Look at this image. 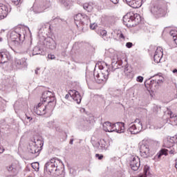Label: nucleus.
<instances>
[{
  "label": "nucleus",
  "instance_id": "bb28decb",
  "mask_svg": "<svg viewBox=\"0 0 177 177\" xmlns=\"http://www.w3.org/2000/svg\"><path fill=\"white\" fill-rule=\"evenodd\" d=\"M115 32L120 39L125 40V35H124V33L121 30H117Z\"/></svg>",
  "mask_w": 177,
  "mask_h": 177
},
{
  "label": "nucleus",
  "instance_id": "1a4fd4ad",
  "mask_svg": "<svg viewBox=\"0 0 177 177\" xmlns=\"http://www.w3.org/2000/svg\"><path fill=\"white\" fill-rule=\"evenodd\" d=\"M88 17L86 15L79 13L74 17L75 23L77 27H81L84 26V19Z\"/></svg>",
  "mask_w": 177,
  "mask_h": 177
},
{
  "label": "nucleus",
  "instance_id": "6ab92c4d",
  "mask_svg": "<svg viewBox=\"0 0 177 177\" xmlns=\"http://www.w3.org/2000/svg\"><path fill=\"white\" fill-rule=\"evenodd\" d=\"M83 8L87 12H92L93 10V6L92 3H86L84 4Z\"/></svg>",
  "mask_w": 177,
  "mask_h": 177
},
{
  "label": "nucleus",
  "instance_id": "4be33fe9",
  "mask_svg": "<svg viewBox=\"0 0 177 177\" xmlns=\"http://www.w3.org/2000/svg\"><path fill=\"white\" fill-rule=\"evenodd\" d=\"M35 146H36L37 148L41 149V147H42V140L39 139H34V140H32Z\"/></svg>",
  "mask_w": 177,
  "mask_h": 177
},
{
  "label": "nucleus",
  "instance_id": "412c9836",
  "mask_svg": "<svg viewBox=\"0 0 177 177\" xmlns=\"http://www.w3.org/2000/svg\"><path fill=\"white\" fill-rule=\"evenodd\" d=\"M155 55H157L158 56H160L162 57L164 56V50L162 49V47H157Z\"/></svg>",
  "mask_w": 177,
  "mask_h": 177
},
{
  "label": "nucleus",
  "instance_id": "79ce46f5",
  "mask_svg": "<svg viewBox=\"0 0 177 177\" xmlns=\"http://www.w3.org/2000/svg\"><path fill=\"white\" fill-rule=\"evenodd\" d=\"M99 68L100 70H102V71H103V70H109L108 68H104L102 66H100Z\"/></svg>",
  "mask_w": 177,
  "mask_h": 177
},
{
  "label": "nucleus",
  "instance_id": "7c9ffc66",
  "mask_svg": "<svg viewBox=\"0 0 177 177\" xmlns=\"http://www.w3.org/2000/svg\"><path fill=\"white\" fill-rule=\"evenodd\" d=\"M32 167L34 169L37 170L38 169L39 165L38 164V162L32 163Z\"/></svg>",
  "mask_w": 177,
  "mask_h": 177
},
{
  "label": "nucleus",
  "instance_id": "ddd939ff",
  "mask_svg": "<svg viewBox=\"0 0 177 177\" xmlns=\"http://www.w3.org/2000/svg\"><path fill=\"white\" fill-rule=\"evenodd\" d=\"M126 2L129 6L133 9H138L142 6V0H126Z\"/></svg>",
  "mask_w": 177,
  "mask_h": 177
},
{
  "label": "nucleus",
  "instance_id": "72a5a7b5",
  "mask_svg": "<svg viewBox=\"0 0 177 177\" xmlns=\"http://www.w3.org/2000/svg\"><path fill=\"white\" fill-rule=\"evenodd\" d=\"M95 157L96 158H98V160H103V155H100L99 153H96L95 154Z\"/></svg>",
  "mask_w": 177,
  "mask_h": 177
},
{
  "label": "nucleus",
  "instance_id": "de8ad7c7",
  "mask_svg": "<svg viewBox=\"0 0 177 177\" xmlns=\"http://www.w3.org/2000/svg\"><path fill=\"white\" fill-rule=\"evenodd\" d=\"M3 41V39L2 37H0V42H2Z\"/></svg>",
  "mask_w": 177,
  "mask_h": 177
},
{
  "label": "nucleus",
  "instance_id": "37998d69",
  "mask_svg": "<svg viewBox=\"0 0 177 177\" xmlns=\"http://www.w3.org/2000/svg\"><path fill=\"white\" fill-rule=\"evenodd\" d=\"M120 0H111L112 3L117 4L119 2Z\"/></svg>",
  "mask_w": 177,
  "mask_h": 177
},
{
  "label": "nucleus",
  "instance_id": "423d86ee",
  "mask_svg": "<svg viewBox=\"0 0 177 177\" xmlns=\"http://www.w3.org/2000/svg\"><path fill=\"white\" fill-rule=\"evenodd\" d=\"M10 12V6L9 4H0V20H3L7 17Z\"/></svg>",
  "mask_w": 177,
  "mask_h": 177
},
{
  "label": "nucleus",
  "instance_id": "0eeeda50",
  "mask_svg": "<svg viewBox=\"0 0 177 177\" xmlns=\"http://www.w3.org/2000/svg\"><path fill=\"white\" fill-rule=\"evenodd\" d=\"M151 12L155 16L160 17V16H162V15H164L165 13V10H164V8H162V7H161V6L158 5V6H154L151 9Z\"/></svg>",
  "mask_w": 177,
  "mask_h": 177
},
{
  "label": "nucleus",
  "instance_id": "f704fd0d",
  "mask_svg": "<svg viewBox=\"0 0 177 177\" xmlns=\"http://www.w3.org/2000/svg\"><path fill=\"white\" fill-rule=\"evenodd\" d=\"M20 1L21 0H11V1L12 2V3H14V5H19V3H20Z\"/></svg>",
  "mask_w": 177,
  "mask_h": 177
},
{
  "label": "nucleus",
  "instance_id": "aec40b11",
  "mask_svg": "<svg viewBox=\"0 0 177 177\" xmlns=\"http://www.w3.org/2000/svg\"><path fill=\"white\" fill-rule=\"evenodd\" d=\"M101 147L104 149V150H107L109 147H110V142L106 141V140L103 139L101 140Z\"/></svg>",
  "mask_w": 177,
  "mask_h": 177
},
{
  "label": "nucleus",
  "instance_id": "a18cd8bd",
  "mask_svg": "<svg viewBox=\"0 0 177 177\" xmlns=\"http://www.w3.org/2000/svg\"><path fill=\"white\" fill-rule=\"evenodd\" d=\"M26 115L27 120H30V121H31V120H32V118H31V117H30V116H28L27 115Z\"/></svg>",
  "mask_w": 177,
  "mask_h": 177
},
{
  "label": "nucleus",
  "instance_id": "f3484780",
  "mask_svg": "<svg viewBox=\"0 0 177 177\" xmlns=\"http://www.w3.org/2000/svg\"><path fill=\"white\" fill-rule=\"evenodd\" d=\"M19 30L20 29H16L15 30H13L11 33H10V39L12 41H13L14 42L17 40V39H20V37H21V35L20 34V32H19Z\"/></svg>",
  "mask_w": 177,
  "mask_h": 177
},
{
  "label": "nucleus",
  "instance_id": "4468645a",
  "mask_svg": "<svg viewBox=\"0 0 177 177\" xmlns=\"http://www.w3.org/2000/svg\"><path fill=\"white\" fill-rule=\"evenodd\" d=\"M10 53L8 51H3L0 53V64L6 63L8 60H10Z\"/></svg>",
  "mask_w": 177,
  "mask_h": 177
},
{
  "label": "nucleus",
  "instance_id": "4c0bfd02",
  "mask_svg": "<svg viewBox=\"0 0 177 177\" xmlns=\"http://www.w3.org/2000/svg\"><path fill=\"white\" fill-rule=\"evenodd\" d=\"M56 57H55V55L49 54L48 55V58L50 59V60H53V59H55Z\"/></svg>",
  "mask_w": 177,
  "mask_h": 177
},
{
  "label": "nucleus",
  "instance_id": "f8f14e48",
  "mask_svg": "<svg viewBox=\"0 0 177 177\" xmlns=\"http://www.w3.org/2000/svg\"><path fill=\"white\" fill-rule=\"evenodd\" d=\"M125 124L124 122H116L113 124V132H117L118 133H122L125 131Z\"/></svg>",
  "mask_w": 177,
  "mask_h": 177
},
{
  "label": "nucleus",
  "instance_id": "9b49d317",
  "mask_svg": "<svg viewBox=\"0 0 177 177\" xmlns=\"http://www.w3.org/2000/svg\"><path fill=\"white\" fill-rule=\"evenodd\" d=\"M69 95L71 96L72 99L77 103V104H80L81 103V100L82 97H81V95H80V93L75 90H71L69 91Z\"/></svg>",
  "mask_w": 177,
  "mask_h": 177
},
{
  "label": "nucleus",
  "instance_id": "a211bd4d",
  "mask_svg": "<svg viewBox=\"0 0 177 177\" xmlns=\"http://www.w3.org/2000/svg\"><path fill=\"white\" fill-rule=\"evenodd\" d=\"M162 156H168V149H162L160 151L156 154V158H161Z\"/></svg>",
  "mask_w": 177,
  "mask_h": 177
},
{
  "label": "nucleus",
  "instance_id": "c85d7f7f",
  "mask_svg": "<svg viewBox=\"0 0 177 177\" xmlns=\"http://www.w3.org/2000/svg\"><path fill=\"white\" fill-rule=\"evenodd\" d=\"M65 8H66V9H70V8H71V6H73V3L71 1H66L64 3Z\"/></svg>",
  "mask_w": 177,
  "mask_h": 177
},
{
  "label": "nucleus",
  "instance_id": "cd10ccee",
  "mask_svg": "<svg viewBox=\"0 0 177 177\" xmlns=\"http://www.w3.org/2000/svg\"><path fill=\"white\" fill-rule=\"evenodd\" d=\"M161 59H162V57L157 55L156 54H155L153 56V62L156 63H160V62H161Z\"/></svg>",
  "mask_w": 177,
  "mask_h": 177
},
{
  "label": "nucleus",
  "instance_id": "9d476101",
  "mask_svg": "<svg viewBox=\"0 0 177 177\" xmlns=\"http://www.w3.org/2000/svg\"><path fill=\"white\" fill-rule=\"evenodd\" d=\"M140 151L142 156H143V157H145V158H147V157H150V156H151V151H150L149 145L142 144L140 146Z\"/></svg>",
  "mask_w": 177,
  "mask_h": 177
},
{
  "label": "nucleus",
  "instance_id": "e433bc0d",
  "mask_svg": "<svg viewBox=\"0 0 177 177\" xmlns=\"http://www.w3.org/2000/svg\"><path fill=\"white\" fill-rule=\"evenodd\" d=\"M144 172H145V174L139 176V177H147L146 174H147V169H146V167H145V169H144Z\"/></svg>",
  "mask_w": 177,
  "mask_h": 177
},
{
  "label": "nucleus",
  "instance_id": "c756f323",
  "mask_svg": "<svg viewBox=\"0 0 177 177\" xmlns=\"http://www.w3.org/2000/svg\"><path fill=\"white\" fill-rule=\"evenodd\" d=\"M171 122H174V125H177V116L170 117Z\"/></svg>",
  "mask_w": 177,
  "mask_h": 177
},
{
  "label": "nucleus",
  "instance_id": "393cba45",
  "mask_svg": "<svg viewBox=\"0 0 177 177\" xmlns=\"http://www.w3.org/2000/svg\"><path fill=\"white\" fill-rule=\"evenodd\" d=\"M30 153L32 154H37V153H39V150H41L39 148L37 147V146L33 145L30 149Z\"/></svg>",
  "mask_w": 177,
  "mask_h": 177
},
{
  "label": "nucleus",
  "instance_id": "c9c22d12",
  "mask_svg": "<svg viewBox=\"0 0 177 177\" xmlns=\"http://www.w3.org/2000/svg\"><path fill=\"white\" fill-rule=\"evenodd\" d=\"M171 150H168V153H169V154H175V149L174 148H172V147H171Z\"/></svg>",
  "mask_w": 177,
  "mask_h": 177
},
{
  "label": "nucleus",
  "instance_id": "20e7f679",
  "mask_svg": "<svg viewBox=\"0 0 177 177\" xmlns=\"http://www.w3.org/2000/svg\"><path fill=\"white\" fill-rule=\"evenodd\" d=\"M143 129V125L142 124V122L140 119H136L134 121V124H131L129 129V132L133 135H136V133H139Z\"/></svg>",
  "mask_w": 177,
  "mask_h": 177
},
{
  "label": "nucleus",
  "instance_id": "8fccbe9b",
  "mask_svg": "<svg viewBox=\"0 0 177 177\" xmlns=\"http://www.w3.org/2000/svg\"><path fill=\"white\" fill-rule=\"evenodd\" d=\"M173 73H177V70L176 69L174 70Z\"/></svg>",
  "mask_w": 177,
  "mask_h": 177
},
{
  "label": "nucleus",
  "instance_id": "b1692460",
  "mask_svg": "<svg viewBox=\"0 0 177 177\" xmlns=\"http://www.w3.org/2000/svg\"><path fill=\"white\" fill-rule=\"evenodd\" d=\"M155 81L157 84H162V82H164V77L156 75L155 76Z\"/></svg>",
  "mask_w": 177,
  "mask_h": 177
},
{
  "label": "nucleus",
  "instance_id": "49530a36",
  "mask_svg": "<svg viewBox=\"0 0 177 177\" xmlns=\"http://www.w3.org/2000/svg\"><path fill=\"white\" fill-rule=\"evenodd\" d=\"M124 73H126V74H128V68H124Z\"/></svg>",
  "mask_w": 177,
  "mask_h": 177
},
{
  "label": "nucleus",
  "instance_id": "a878e982",
  "mask_svg": "<svg viewBox=\"0 0 177 177\" xmlns=\"http://www.w3.org/2000/svg\"><path fill=\"white\" fill-rule=\"evenodd\" d=\"M170 34L171 37H173L174 42H175L176 45H177V32L171 30Z\"/></svg>",
  "mask_w": 177,
  "mask_h": 177
},
{
  "label": "nucleus",
  "instance_id": "2f4dec72",
  "mask_svg": "<svg viewBox=\"0 0 177 177\" xmlns=\"http://www.w3.org/2000/svg\"><path fill=\"white\" fill-rule=\"evenodd\" d=\"M143 80H144L143 77L138 76L136 79V81L137 82H143Z\"/></svg>",
  "mask_w": 177,
  "mask_h": 177
},
{
  "label": "nucleus",
  "instance_id": "603ef678",
  "mask_svg": "<svg viewBox=\"0 0 177 177\" xmlns=\"http://www.w3.org/2000/svg\"><path fill=\"white\" fill-rule=\"evenodd\" d=\"M66 97H68V95H66Z\"/></svg>",
  "mask_w": 177,
  "mask_h": 177
},
{
  "label": "nucleus",
  "instance_id": "6e6552de",
  "mask_svg": "<svg viewBox=\"0 0 177 177\" xmlns=\"http://www.w3.org/2000/svg\"><path fill=\"white\" fill-rule=\"evenodd\" d=\"M130 167L133 171H138L140 167V159L138 156L133 157L130 160Z\"/></svg>",
  "mask_w": 177,
  "mask_h": 177
},
{
  "label": "nucleus",
  "instance_id": "7ed1b4c3",
  "mask_svg": "<svg viewBox=\"0 0 177 177\" xmlns=\"http://www.w3.org/2000/svg\"><path fill=\"white\" fill-rule=\"evenodd\" d=\"M62 167H63L62 162L53 158L46 163L44 169L46 172L52 174L53 172L60 171V169H62Z\"/></svg>",
  "mask_w": 177,
  "mask_h": 177
},
{
  "label": "nucleus",
  "instance_id": "ea45409f",
  "mask_svg": "<svg viewBox=\"0 0 177 177\" xmlns=\"http://www.w3.org/2000/svg\"><path fill=\"white\" fill-rule=\"evenodd\" d=\"M90 28L91 30H95V28H96V24H91L90 25Z\"/></svg>",
  "mask_w": 177,
  "mask_h": 177
},
{
  "label": "nucleus",
  "instance_id": "c03bdc74",
  "mask_svg": "<svg viewBox=\"0 0 177 177\" xmlns=\"http://www.w3.org/2000/svg\"><path fill=\"white\" fill-rule=\"evenodd\" d=\"M49 6H50V4L49 3H46L45 6H44V8L48 9V8H49Z\"/></svg>",
  "mask_w": 177,
  "mask_h": 177
},
{
  "label": "nucleus",
  "instance_id": "39448f33",
  "mask_svg": "<svg viewBox=\"0 0 177 177\" xmlns=\"http://www.w3.org/2000/svg\"><path fill=\"white\" fill-rule=\"evenodd\" d=\"M109 70L110 69L102 70L100 73L94 74L95 80L97 81V82H99V84H102V82L107 81L109 79V75H110Z\"/></svg>",
  "mask_w": 177,
  "mask_h": 177
},
{
  "label": "nucleus",
  "instance_id": "2eb2a0df",
  "mask_svg": "<svg viewBox=\"0 0 177 177\" xmlns=\"http://www.w3.org/2000/svg\"><path fill=\"white\" fill-rule=\"evenodd\" d=\"M7 169L9 172H11V174H12V176H16V175L19 174V165H17V164H11L7 167Z\"/></svg>",
  "mask_w": 177,
  "mask_h": 177
},
{
  "label": "nucleus",
  "instance_id": "473e14b6",
  "mask_svg": "<svg viewBox=\"0 0 177 177\" xmlns=\"http://www.w3.org/2000/svg\"><path fill=\"white\" fill-rule=\"evenodd\" d=\"M126 46L127 48H128L129 49L132 48V46H133V44H132V42H127L126 44Z\"/></svg>",
  "mask_w": 177,
  "mask_h": 177
},
{
  "label": "nucleus",
  "instance_id": "5701e85b",
  "mask_svg": "<svg viewBox=\"0 0 177 177\" xmlns=\"http://www.w3.org/2000/svg\"><path fill=\"white\" fill-rule=\"evenodd\" d=\"M100 35L104 39V41H109V37H107V31L102 30L100 31Z\"/></svg>",
  "mask_w": 177,
  "mask_h": 177
},
{
  "label": "nucleus",
  "instance_id": "58836bf2",
  "mask_svg": "<svg viewBox=\"0 0 177 177\" xmlns=\"http://www.w3.org/2000/svg\"><path fill=\"white\" fill-rule=\"evenodd\" d=\"M15 63H16V64H17V66H21V64H22L21 60H20V59H17V60L15 61Z\"/></svg>",
  "mask_w": 177,
  "mask_h": 177
},
{
  "label": "nucleus",
  "instance_id": "f03ea898",
  "mask_svg": "<svg viewBox=\"0 0 177 177\" xmlns=\"http://www.w3.org/2000/svg\"><path fill=\"white\" fill-rule=\"evenodd\" d=\"M142 21V17L139 14H135L133 12H128L123 17V23L127 27H134L140 24Z\"/></svg>",
  "mask_w": 177,
  "mask_h": 177
},
{
  "label": "nucleus",
  "instance_id": "f257e3e1",
  "mask_svg": "<svg viewBox=\"0 0 177 177\" xmlns=\"http://www.w3.org/2000/svg\"><path fill=\"white\" fill-rule=\"evenodd\" d=\"M42 100L34 108L37 115H44L46 113H52L55 109V97L50 91H44L42 93Z\"/></svg>",
  "mask_w": 177,
  "mask_h": 177
},
{
  "label": "nucleus",
  "instance_id": "dca6fc26",
  "mask_svg": "<svg viewBox=\"0 0 177 177\" xmlns=\"http://www.w3.org/2000/svg\"><path fill=\"white\" fill-rule=\"evenodd\" d=\"M103 130L105 132H114V124L109 122H105L103 124Z\"/></svg>",
  "mask_w": 177,
  "mask_h": 177
},
{
  "label": "nucleus",
  "instance_id": "a19ab883",
  "mask_svg": "<svg viewBox=\"0 0 177 177\" xmlns=\"http://www.w3.org/2000/svg\"><path fill=\"white\" fill-rule=\"evenodd\" d=\"M5 151V148L3 147H0V154H2Z\"/></svg>",
  "mask_w": 177,
  "mask_h": 177
},
{
  "label": "nucleus",
  "instance_id": "3c124183",
  "mask_svg": "<svg viewBox=\"0 0 177 177\" xmlns=\"http://www.w3.org/2000/svg\"><path fill=\"white\" fill-rule=\"evenodd\" d=\"M70 144H71V145H73V140H71V141H70Z\"/></svg>",
  "mask_w": 177,
  "mask_h": 177
},
{
  "label": "nucleus",
  "instance_id": "09e8293b",
  "mask_svg": "<svg viewBox=\"0 0 177 177\" xmlns=\"http://www.w3.org/2000/svg\"><path fill=\"white\" fill-rule=\"evenodd\" d=\"M0 32H1V33L5 32V30H1Z\"/></svg>",
  "mask_w": 177,
  "mask_h": 177
}]
</instances>
